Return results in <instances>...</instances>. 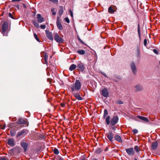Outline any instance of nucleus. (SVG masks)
<instances>
[{
	"label": "nucleus",
	"instance_id": "nucleus-53",
	"mask_svg": "<svg viewBox=\"0 0 160 160\" xmlns=\"http://www.w3.org/2000/svg\"><path fill=\"white\" fill-rule=\"evenodd\" d=\"M41 138L43 139H44L45 138L44 136H42V137H41Z\"/></svg>",
	"mask_w": 160,
	"mask_h": 160
},
{
	"label": "nucleus",
	"instance_id": "nucleus-1",
	"mask_svg": "<svg viewBox=\"0 0 160 160\" xmlns=\"http://www.w3.org/2000/svg\"><path fill=\"white\" fill-rule=\"evenodd\" d=\"M81 82L78 80H77L75 83H73L70 87L72 92H79L81 89Z\"/></svg>",
	"mask_w": 160,
	"mask_h": 160
},
{
	"label": "nucleus",
	"instance_id": "nucleus-16",
	"mask_svg": "<svg viewBox=\"0 0 160 160\" xmlns=\"http://www.w3.org/2000/svg\"><path fill=\"white\" fill-rule=\"evenodd\" d=\"M8 143L11 147H13L15 145L14 140L12 138L8 139Z\"/></svg>",
	"mask_w": 160,
	"mask_h": 160
},
{
	"label": "nucleus",
	"instance_id": "nucleus-46",
	"mask_svg": "<svg viewBox=\"0 0 160 160\" xmlns=\"http://www.w3.org/2000/svg\"><path fill=\"white\" fill-rule=\"evenodd\" d=\"M65 103H61V106L62 107H64L65 106Z\"/></svg>",
	"mask_w": 160,
	"mask_h": 160
},
{
	"label": "nucleus",
	"instance_id": "nucleus-11",
	"mask_svg": "<svg viewBox=\"0 0 160 160\" xmlns=\"http://www.w3.org/2000/svg\"><path fill=\"white\" fill-rule=\"evenodd\" d=\"M57 26L59 30H62L63 29V27L61 24V21L58 17L57 18L56 22Z\"/></svg>",
	"mask_w": 160,
	"mask_h": 160
},
{
	"label": "nucleus",
	"instance_id": "nucleus-5",
	"mask_svg": "<svg viewBox=\"0 0 160 160\" xmlns=\"http://www.w3.org/2000/svg\"><path fill=\"white\" fill-rule=\"evenodd\" d=\"M134 88L135 92H137L142 91L143 88L141 85L138 84L134 87Z\"/></svg>",
	"mask_w": 160,
	"mask_h": 160
},
{
	"label": "nucleus",
	"instance_id": "nucleus-50",
	"mask_svg": "<svg viewBox=\"0 0 160 160\" xmlns=\"http://www.w3.org/2000/svg\"><path fill=\"white\" fill-rule=\"evenodd\" d=\"M59 160H64L62 157H60L59 158Z\"/></svg>",
	"mask_w": 160,
	"mask_h": 160
},
{
	"label": "nucleus",
	"instance_id": "nucleus-4",
	"mask_svg": "<svg viewBox=\"0 0 160 160\" xmlns=\"http://www.w3.org/2000/svg\"><path fill=\"white\" fill-rule=\"evenodd\" d=\"M119 120V118L117 116H114L111 119L110 124L112 126L115 125L118 122Z\"/></svg>",
	"mask_w": 160,
	"mask_h": 160
},
{
	"label": "nucleus",
	"instance_id": "nucleus-18",
	"mask_svg": "<svg viewBox=\"0 0 160 160\" xmlns=\"http://www.w3.org/2000/svg\"><path fill=\"white\" fill-rule=\"evenodd\" d=\"M107 137L109 140L112 142V139L113 138V134L112 132H109L108 134Z\"/></svg>",
	"mask_w": 160,
	"mask_h": 160
},
{
	"label": "nucleus",
	"instance_id": "nucleus-14",
	"mask_svg": "<svg viewBox=\"0 0 160 160\" xmlns=\"http://www.w3.org/2000/svg\"><path fill=\"white\" fill-rule=\"evenodd\" d=\"M21 145L22 147L23 148L24 152H26L27 149L28 144L26 142L22 141L21 142Z\"/></svg>",
	"mask_w": 160,
	"mask_h": 160
},
{
	"label": "nucleus",
	"instance_id": "nucleus-13",
	"mask_svg": "<svg viewBox=\"0 0 160 160\" xmlns=\"http://www.w3.org/2000/svg\"><path fill=\"white\" fill-rule=\"evenodd\" d=\"M131 68L134 74L136 73L137 70L136 65L133 62H132L130 65Z\"/></svg>",
	"mask_w": 160,
	"mask_h": 160
},
{
	"label": "nucleus",
	"instance_id": "nucleus-38",
	"mask_svg": "<svg viewBox=\"0 0 160 160\" xmlns=\"http://www.w3.org/2000/svg\"><path fill=\"white\" fill-rule=\"evenodd\" d=\"M0 160H9L7 158H5L4 157H1L0 158Z\"/></svg>",
	"mask_w": 160,
	"mask_h": 160
},
{
	"label": "nucleus",
	"instance_id": "nucleus-7",
	"mask_svg": "<svg viewBox=\"0 0 160 160\" xmlns=\"http://www.w3.org/2000/svg\"><path fill=\"white\" fill-rule=\"evenodd\" d=\"M54 38L55 40L58 42L62 43L63 42V39L57 33L55 34Z\"/></svg>",
	"mask_w": 160,
	"mask_h": 160
},
{
	"label": "nucleus",
	"instance_id": "nucleus-21",
	"mask_svg": "<svg viewBox=\"0 0 160 160\" xmlns=\"http://www.w3.org/2000/svg\"><path fill=\"white\" fill-rule=\"evenodd\" d=\"M115 139L119 142H122V140L121 137L118 135H116L114 136Z\"/></svg>",
	"mask_w": 160,
	"mask_h": 160
},
{
	"label": "nucleus",
	"instance_id": "nucleus-31",
	"mask_svg": "<svg viewBox=\"0 0 160 160\" xmlns=\"http://www.w3.org/2000/svg\"><path fill=\"white\" fill-rule=\"evenodd\" d=\"M53 151L54 153L55 154L58 155L59 153V151L56 148H54Z\"/></svg>",
	"mask_w": 160,
	"mask_h": 160
},
{
	"label": "nucleus",
	"instance_id": "nucleus-29",
	"mask_svg": "<svg viewBox=\"0 0 160 160\" xmlns=\"http://www.w3.org/2000/svg\"><path fill=\"white\" fill-rule=\"evenodd\" d=\"M138 33L139 36V38H141V33H140V26L139 23L138 24Z\"/></svg>",
	"mask_w": 160,
	"mask_h": 160
},
{
	"label": "nucleus",
	"instance_id": "nucleus-60",
	"mask_svg": "<svg viewBox=\"0 0 160 160\" xmlns=\"http://www.w3.org/2000/svg\"><path fill=\"white\" fill-rule=\"evenodd\" d=\"M134 160H138L136 158H135Z\"/></svg>",
	"mask_w": 160,
	"mask_h": 160
},
{
	"label": "nucleus",
	"instance_id": "nucleus-44",
	"mask_svg": "<svg viewBox=\"0 0 160 160\" xmlns=\"http://www.w3.org/2000/svg\"><path fill=\"white\" fill-rule=\"evenodd\" d=\"M147 41L146 39H145L144 41V44L145 46H146L147 44Z\"/></svg>",
	"mask_w": 160,
	"mask_h": 160
},
{
	"label": "nucleus",
	"instance_id": "nucleus-6",
	"mask_svg": "<svg viewBox=\"0 0 160 160\" xmlns=\"http://www.w3.org/2000/svg\"><path fill=\"white\" fill-rule=\"evenodd\" d=\"M126 151L129 156H134L135 154V151L132 148H127L126 149Z\"/></svg>",
	"mask_w": 160,
	"mask_h": 160
},
{
	"label": "nucleus",
	"instance_id": "nucleus-52",
	"mask_svg": "<svg viewBox=\"0 0 160 160\" xmlns=\"http://www.w3.org/2000/svg\"><path fill=\"white\" fill-rule=\"evenodd\" d=\"M56 14V12H52V15H55Z\"/></svg>",
	"mask_w": 160,
	"mask_h": 160
},
{
	"label": "nucleus",
	"instance_id": "nucleus-17",
	"mask_svg": "<svg viewBox=\"0 0 160 160\" xmlns=\"http://www.w3.org/2000/svg\"><path fill=\"white\" fill-rule=\"evenodd\" d=\"M38 21L39 23H41L44 21V18L42 17L41 15L40 14L37 15Z\"/></svg>",
	"mask_w": 160,
	"mask_h": 160
},
{
	"label": "nucleus",
	"instance_id": "nucleus-43",
	"mask_svg": "<svg viewBox=\"0 0 160 160\" xmlns=\"http://www.w3.org/2000/svg\"><path fill=\"white\" fill-rule=\"evenodd\" d=\"M8 16L14 19V18L11 13H9L8 14Z\"/></svg>",
	"mask_w": 160,
	"mask_h": 160
},
{
	"label": "nucleus",
	"instance_id": "nucleus-15",
	"mask_svg": "<svg viewBox=\"0 0 160 160\" xmlns=\"http://www.w3.org/2000/svg\"><path fill=\"white\" fill-rule=\"evenodd\" d=\"M46 32L47 37L50 40H53V38L52 33L48 31H46Z\"/></svg>",
	"mask_w": 160,
	"mask_h": 160
},
{
	"label": "nucleus",
	"instance_id": "nucleus-41",
	"mask_svg": "<svg viewBox=\"0 0 160 160\" xmlns=\"http://www.w3.org/2000/svg\"><path fill=\"white\" fill-rule=\"evenodd\" d=\"M65 20L67 23H69L70 22V20L68 18H65Z\"/></svg>",
	"mask_w": 160,
	"mask_h": 160
},
{
	"label": "nucleus",
	"instance_id": "nucleus-40",
	"mask_svg": "<svg viewBox=\"0 0 160 160\" xmlns=\"http://www.w3.org/2000/svg\"><path fill=\"white\" fill-rule=\"evenodd\" d=\"M153 51V52L156 54H158V52L157 50L156 49H154Z\"/></svg>",
	"mask_w": 160,
	"mask_h": 160
},
{
	"label": "nucleus",
	"instance_id": "nucleus-28",
	"mask_svg": "<svg viewBox=\"0 0 160 160\" xmlns=\"http://www.w3.org/2000/svg\"><path fill=\"white\" fill-rule=\"evenodd\" d=\"M110 116H108L106 118V122L107 123V124L108 125H109L110 123Z\"/></svg>",
	"mask_w": 160,
	"mask_h": 160
},
{
	"label": "nucleus",
	"instance_id": "nucleus-24",
	"mask_svg": "<svg viewBox=\"0 0 160 160\" xmlns=\"http://www.w3.org/2000/svg\"><path fill=\"white\" fill-rule=\"evenodd\" d=\"M59 8L58 13L59 15H61L62 14L63 12V7L62 6H59Z\"/></svg>",
	"mask_w": 160,
	"mask_h": 160
},
{
	"label": "nucleus",
	"instance_id": "nucleus-49",
	"mask_svg": "<svg viewBox=\"0 0 160 160\" xmlns=\"http://www.w3.org/2000/svg\"><path fill=\"white\" fill-rule=\"evenodd\" d=\"M55 10V8H52V9H51V12H54V11Z\"/></svg>",
	"mask_w": 160,
	"mask_h": 160
},
{
	"label": "nucleus",
	"instance_id": "nucleus-47",
	"mask_svg": "<svg viewBox=\"0 0 160 160\" xmlns=\"http://www.w3.org/2000/svg\"><path fill=\"white\" fill-rule=\"evenodd\" d=\"M21 0H12V2H19Z\"/></svg>",
	"mask_w": 160,
	"mask_h": 160
},
{
	"label": "nucleus",
	"instance_id": "nucleus-10",
	"mask_svg": "<svg viewBox=\"0 0 160 160\" xmlns=\"http://www.w3.org/2000/svg\"><path fill=\"white\" fill-rule=\"evenodd\" d=\"M27 132V130L26 129H23L18 133L16 137H18L23 135H24L26 134Z\"/></svg>",
	"mask_w": 160,
	"mask_h": 160
},
{
	"label": "nucleus",
	"instance_id": "nucleus-54",
	"mask_svg": "<svg viewBox=\"0 0 160 160\" xmlns=\"http://www.w3.org/2000/svg\"><path fill=\"white\" fill-rule=\"evenodd\" d=\"M77 38H78V40H79V39H80V38H79V37L78 36L77 37Z\"/></svg>",
	"mask_w": 160,
	"mask_h": 160
},
{
	"label": "nucleus",
	"instance_id": "nucleus-32",
	"mask_svg": "<svg viewBox=\"0 0 160 160\" xmlns=\"http://www.w3.org/2000/svg\"><path fill=\"white\" fill-rule=\"evenodd\" d=\"M136 56L138 58L140 56V51L138 48H137L136 50Z\"/></svg>",
	"mask_w": 160,
	"mask_h": 160
},
{
	"label": "nucleus",
	"instance_id": "nucleus-36",
	"mask_svg": "<svg viewBox=\"0 0 160 160\" xmlns=\"http://www.w3.org/2000/svg\"><path fill=\"white\" fill-rule=\"evenodd\" d=\"M34 38H35V39L38 41V42H39V39L38 38V36H37V35L34 33Z\"/></svg>",
	"mask_w": 160,
	"mask_h": 160
},
{
	"label": "nucleus",
	"instance_id": "nucleus-57",
	"mask_svg": "<svg viewBox=\"0 0 160 160\" xmlns=\"http://www.w3.org/2000/svg\"><path fill=\"white\" fill-rule=\"evenodd\" d=\"M92 160H97V159L96 158H94L92 159Z\"/></svg>",
	"mask_w": 160,
	"mask_h": 160
},
{
	"label": "nucleus",
	"instance_id": "nucleus-51",
	"mask_svg": "<svg viewBox=\"0 0 160 160\" xmlns=\"http://www.w3.org/2000/svg\"><path fill=\"white\" fill-rule=\"evenodd\" d=\"M5 128V125H4L2 128H1L2 129H4Z\"/></svg>",
	"mask_w": 160,
	"mask_h": 160
},
{
	"label": "nucleus",
	"instance_id": "nucleus-12",
	"mask_svg": "<svg viewBox=\"0 0 160 160\" xmlns=\"http://www.w3.org/2000/svg\"><path fill=\"white\" fill-rule=\"evenodd\" d=\"M27 123V121L22 118H19L16 122V123L18 124H26Z\"/></svg>",
	"mask_w": 160,
	"mask_h": 160
},
{
	"label": "nucleus",
	"instance_id": "nucleus-58",
	"mask_svg": "<svg viewBox=\"0 0 160 160\" xmlns=\"http://www.w3.org/2000/svg\"><path fill=\"white\" fill-rule=\"evenodd\" d=\"M81 160H85V159L83 158Z\"/></svg>",
	"mask_w": 160,
	"mask_h": 160
},
{
	"label": "nucleus",
	"instance_id": "nucleus-42",
	"mask_svg": "<svg viewBox=\"0 0 160 160\" xmlns=\"http://www.w3.org/2000/svg\"><path fill=\"white\" fill-rule=\"evenodd\" d=\"M46 25H41L40 26V27L42 29H44L46 28Z\"/></svg>",
	"mask_w": 160,
	"mask_h": 160
},
{
	"label": "nucleus",
	"instance_id": "nucleus-33",
	"mask_svg": "<svg viewBox=\"0 0 160 160\" xmlns=\"http://www.w3.org/2000/svg\"><path fill=\"white\" fill-rule=\"evenodd\" d=\"M10 133L11 136H13L15 135L16 134V132L13 130H11L10 131Z\"/></svg>",
	"mask_w": 160,
	"mask_h": 160
},
{
	"label": "nucleus",
	"instance_id": "nucleus-26",
	"mask_svg": "<svg viewBox=\"0 0 160 160\" xmlns=\"http://www.w3.org/2000/svg\"><path fill=\"white\" fill-rule=\"evenodd\" d=\"M33 23L34 24V26L37 28H39V24L34 21H32Z\"/></svg>",
	"mask_w": 160,
	"mask_h": 160
},
{
	"label": "nucleus",
	"instance_id": "nucleus-39",
	"mask_svg": "<svg viewBox=\"0 0 160 160\" xmlns=\"http://www.w3.org/2000/svg\"><path fill=\"white\" fill-rule=\"evenodd\" d=\"M132 132L136 134L138 132V130L137 129H134L132 130Z\"/></svg>",
	"mask_w": 160,
	"mask_h": 160
},
{
	"label": "nucleus",
	"instance_id": "nucleus-9",
	"mask_svg": "<svg viewBox=\"0 0 160 160\" xmlns=\"http://www.w3.org/2000/svg\"><path fill=\"white\" fill-rule=\"evenodd\" d=\"M79 92H72V94L77 99L79 100H81L83 99L81 97L79 94Z\"/></svg>",
	"mask_w": 160,
	"mask_h": 160
},
{
	"label": "nucleus",
	"instance_id": "nucleus-23",
	"mask_svg": "<svg viewBox=\"0 0 160 160\" xmlns=\"http://www.w3.org/2000/svg\"><path fill=\"white\" fill-rule=\"evenodd\" d=\"M77 67V66L74 64H72L69 68V69L71 71H73Z\"/></svg>",
	"mask_w": 160,
	"mask_h": 160
},
{
	"label": "nucleus",
	"instance_id": "nucleus-8",
	"mask_svg": "<svg viewBox=\"0 0 160 160\" xmlns=\"http://www.w3.org/2000/svg\"><path fill=\"white\" fill-rule=\"evenodd\" d=\"M101 94L104 97H107L109 95L108 90L106 88H104L101 91Z\"/></svg>",
	"mask_w": 160,
	"mask_h": 160
},
{
	"label": "nucleus",
	"instance_id": "nucleus-34",
	"mask_svg": "<svg viewBox=\"0 0 160 160\" xmlns=\"http://www.w3.org/2000/svg\"><path fill=\"white\" fill-rule=\"evenodd\" d=\"M49 1L55 4H58V0H49Z\"/></svg>",
	"mask_w": 160,
	"mask_h": 160
},
{
	"label": "nucleus",
	"instance_id": "nucleus-45",
	"mask_svg": "<svg viewBox=\"0 0 160 160\" xmlns=\"http://www.w3.org/2000/svg\"><path fill=\"white\" fill-rule=\"evenodd\" d=\"M69 12H70V15L72 17H73V12H72L71 10H70Z\"/></svg>",
	"mask_w": 160,
	"mask_h": 160
},
{
	"label": "nucleus",
	"instance_id": "nucleus-27",
	"mask_svg": "<svg viewBox=\"0 0 160 160\" xmlns=\"http://www.w3.org/2000/svg\"><path fill=\"white\" fill-rule=\"evenodd\" d=\"M114 12V10L110 6V7L108 9V12L109 13H112Z\"/></svg>",
	"mask_w": 160,
	"mask_h": 160
},
{
	"label": "nucleus",
	"instance_id": "nucleus-19",
	"mask_svg": "<svg viewBox=\"0 0 160 160\" xmlns=\"http://www.w3.org/2000/svg\"><path fill=\"white\" fill-rule=\"evenodd\" d=\"M43 55L44 57V59L45 62L44 63L45 64H47L48 57L47 54L46 53L43 52Z\"/></svg>",
	"mask_w": 160,
	"mask_h": 160
},
{
	"label": "nucleus",
	"instance_id": "nucleus-22",
	"mask_svg": "<svg viewBox=\"0 0 160 160\" xmlns=\"http://www.w3.org/2000/svg\"><path fill=\"white\" fill-rule=\"evenodd\" d=\"M137 117L139 119L143 121H146V122H148L149 121V119L145 117L140 116H138Z\"/></svg>",
	"mask_w": 160,
	"mask_h": 160
},
{
	"label": "nucleus",
	"instance_id": "nucleus-30",
	"mask_svg": "<svg viewBox=\"0 0 160 160\" xmlns=\"http://www.w3.org/2000/svg\"><path fill=\"white\" fill-rule=\"evenodd\" d=\"M108 113L107 109H105L104 110V113L103 114L104 118H105L108 115Z\"/></svg>",
	"mask_w": 160,
	"mask_h": 160
},
{
	"label": "nucleus",
	"instance_id": "nucleus-37",
	"mask_svg": "<svg viewBox=\"0 0 160 160\" xmlns=\"http://www.w3.org/2000/svg\"><path fill=\"white\" fill-rule=\"evenodd\" d=\"M116 103L117 104H122L123 103V102L120 100H119L116 101Z\"/></svg>",
	"mask_w": 160,
	"mask_h": 160
},
{
	"label": "nucleus",
	"instance_id": "nucleus-20",
	"mask_svg": "<svg viewBox=\"0 0 160 160\" xmlns=\"http://www.w3.org/2000/svg\"><path fill=\"white\" fill-rule=\"evenodd\" d=\"M158 146V143L157 141H156L155 142H152V149L153 150L156 149L157 147Z\"/></svg>",
	"mask_w": 160,
	"mask_h": 160
},
{
	"label": "nucleus",
	"instance_id": "nucleus-25",
	"mask_svg": "<svg viewBox=\"0 0 160 160\" xmlns=\"http://www.w3.org/2000/svg\"><path fill=\"white\" fill-rule=\"evenodd\" d=\"M78 53L80 55H84L85 53L84 50H83L79 49L77 51Z\"/></svg>",
	"mask_w": 160,
	"mask_h": 160
},
{
	"label": "nucleus",
	"instance_id": "nucleus-48",
	"mask_svg": "<svg viewBox=\"0 0 160 160\" xmlns=\"http://www.w3.org/2000/svg\"><path fill=\"white\" fill-rule=\"evenodd\" d=\"M78 41L82 43V44H84V42L81 40V39H79V40H78Z\"/></svg>",
	"mask_w": 160,
	"mask_h": 160
},
{
	"label": "nucleus",
	"instance_id": "nucleus-55",
	"mask_svg": "<svg viewBox=\"0 0 160 160\" xmlns=\"http://www.w3.org/2000/svg\"><path fill=\"white\" fill-rule=\"evenodd\" d=\"M103 74V75H104V76H105V77H107V76L105 74Z\"/></svg>",
	"mask_w": 160,
	"mask_h": 160
},
{
	"label": "nucleus",
	"instance_id": "nucleus-2",
	"mask_svg": "<svg viewBox=\"0 0 160 160\" xmlns=\"http://www.w3.org/2000/svg\"><path fill=\"white\" fill-rule=\"evenodd\" d=\"M8 28V24L7 22H5L3 23L2 27V33L3 36H8L7 32H6Z\"/></svg>",
	"mask_w": 160,
	"mask_h": 160
},
{
	"label": "nucleus",
	"instance_id": "nucleus-3",
	"mask_svg": "<svg viewBox=\"0 0 160 160\" xmlns=\"http://www.w3.org/2000/svg\"><path fill=\"white\" fill-rule=\"evenodd\" d=\"M77 67L78 70L81 72H83L85 69L84 65L81 62H79L77 63Z\"/></svg>",
	"mask_w": 160,
	"mask_h": 160
},
{
	"label": "nucleus",
	"instance_id": "nucleus-59",
	"mask_svg": "<svg viewBox=\"0 0 160 160\" xmlns=\"http://www.w3.org/2000/svg\"><path fill=\"white\" fill-rule=\"evenodd\" d=\"M159 65H160V61H159Z\"/></svg>",
	"mask_w": 160,
	"mask_h": 160
},
{
	"label": "nucleus",
	"instance_id": "nucleus-35",
	"mask_svg": "<svg viewBox=\"0 0 160 160\" xmlns=\"http://www.w3.org/2000/svg\"><path fill=\"white\" fill-rule=\"evenodd\" d=\"M134 149L137 152H138L140 150L139 147L138 146H135L134 147Z\"/></svg>",
	"mask_w": 160,
	"mask_h": 160
},
{
	"label": "nucleus",
	"instance_id": "nucleus-56",
	"mask_svg": "<svg viewBox=\"0 0 160 160\" xmlns=\"http://www.w3.org/2000/svg\"><path fill=\"white\" fill-rule=\"evenodd\" d=\"M112 128L113 129V130H115V128L114 127H113Z\"/></svg>",
	"mask_w": 160,
	"mask_h": 160
}]
</instances>
